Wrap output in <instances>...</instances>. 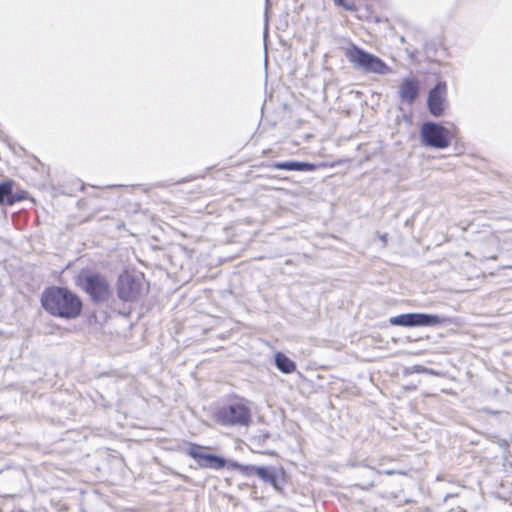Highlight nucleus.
<instances>
[{"instance_id":"15","label":"nucleus","mask_w":512,"mask_h":512,"mask_svg":"<svg viewBox=\"0 0 512 512\" xmlns=\"http://www.w3.org/2000/svg\"><path fill=\"white\" fill-rule=\"evenodd\" d=\"M334 4L339 7H343L345 10L350 12L357 11V6L355 3L346 1V0H333Z\"/></svg>"},{"instance_id":"5","label":"nucleus","mask_w":512,"mask_h":512,"mask_svg":"<svg viewBox=\"0 0 512 512\" xmlns=\"http://www.w3.org/2000/svg\"><path fill=\"white\" fill-rule=\"evenodd\" d=\"M349 62L356 67L376 74H387L391 68L379 57L370 54L355 44L350 45L345 52Z\"/></svg>"},{"instance_id":"11","label":"nucleus","mask_w":512,"mask_h":512,"mask_svg":"<svg viewBox=\"0 0 512 512\" xmlns=\"http://www.w3.org/2000/svg\"><path fill=\"white\" fill-rule=\"evenodd\" d=\"M420 82L415 77L404 78L399 85V97L403 103L412 105L418 98Z\"/></svg>"},{"instance_id":"13","label":"nucleus","mask_w":512,"mask_h":512,"mask_svg":"<svg viewBox=\"0 0 512 512\" xmlns=\"http://www.w3.org/2000/svg\"><path fill=\"white\" fill-rule=\"evenodd\" d=\"M26 199V192L13 193V181H5L0 183V204L13 205L16 202Z\"/></svg>"},{"instance_id":"2","label":"nucleus","mask_w":512,"mask_h":512,"mask_svg":"<svg viewBox=\"0 0 512 512\" xmlns=\"http://www.w3.org/2000/svg\"><path fill=\"white\" fill-rule=\"evenodd\" d=\"M75 284L93 303L108 302L113 295L108 277L95 270L82 269L75 278Z\"/></svg>"},{"instance_id":"8","label":"nucleus","mask_w":512,"mask_h":512,"mask_svg":"<svg viewBox=\"0 0 512 512\" xmlns=\"http://www.w3.org/2000/svg\"><path fill=\"white\" fill-rule=\"evenodd\" d=\"M142 292V281L132 274L124 273L117 282V295L125 302L136 301Z\"/></svg>"},{"instance_id":"14","label":"nucleus","mask_w":512,"mask_h":512,"mask_svg":"<svg viewBox=\"0 0 512 512\" xmlns=\"http://www.w3.org/2000/svg\"><path fill=\"white\" fill-rule=\"evenodd\" d=\"M275 365L282 373L285 374H291L296 371L295 362L282 352H277L275 354Z\"/></svg>"},{"instance_id":"12","label":"nucleus","mask_w":512,"mask_h":512,"mask_svg":"<svg viewBox=\"0 0 512 512\" xmlns=\"http://www.w3.org/2000/svg\"><path fill=\"white\" fill-rule=\"evenodd\" d=\"M336 163H328L321 162L318 164L308 163V162H295V161H285V162H276L271 165L272 168L278 170H288V171H314L319 168H332Z\"/></svg>"},{"instance_id":"4","label":"nucleus","mask_w":512,"mask_h":512,"mask_svg":"<svg viewBox=\"0 0 512 512\" xmlns=\"http://www.w3.org/2000/svg\"><path fill=\"white\" fill-rule=\"evenodd\" d=\"M420 137L425 146L445 149L457 137V129L447 128L434 122H425L420 128Z\"/></svg>"},{"instance_id":"6","label":"nucleus","mask_w":512,"mask_h":512,"mask_svg":"<svg viewBox=\"0 0 512 512\" xmlns=\"http://www.w3.org/2000/svg\"><path fill=\"white\" fill-rule=\"evenodd\" d=\"M209 449V447L191 443L187 448V455L195 460L202 469L220 470L225 467L231 469L230 463L232 461H227L218 455L209 453Z\"/></svg>"},{"instance_id":"3","label":"nucleus","mask_w":512,"mask_h":512,"mask_svg":"<svg viewBox=\"0 0 512 512\" xmlns=\"http://www.w3.org/2000/svg\"><path fill=\"white\" fill-rule=\"evenodd\" d=\"M214 420L223 426H249L252 422V413L248 401L236 398L219 407L214 413Z\"/></svg>"},{"instance_id":"1","label":"nucleus","mask_w":512,"mask_h":512,"mask_svg":"<svg viewBox=\"0 0 512 512\" xmlns=\"http://www.w3.org/2000/svg\"><path fill=\"white\" fill-rule=\"evenodd\" d=\"M42 308L51 316L64 320H75L83 314L84 303L74 291L62 286H49L40 296Z\"/></svg>"},{"instance_id":"7","label":"nucleus","mask_w":512,"mask_h":512,"mask_svg":"<svg viewBox=\"0 0 512 512\" xmlns=\"http://www.w3.org/2000/svg\"><path fill=\"white\" fill-rule=\"evenodd\" d=\"M389 322L391 325L404 327L436 326L444 323L445 318L423 313H407L391 317Z\"/></svg>"},{"instance_id":"9","label":"nucleus","mask_w":512,"mask_h":512,"mask_svg":"<svg viewBox=\"0 0 512 512\" xmlns=\"http://www.w3.org/2000/svg\"><path fill=\"white\" fill-rule=\"evenodd\" d=\"M447 94V85L445 82H438L429 92L428 109L436 117L443 114L445 109V97Z\"/></svg>"},{"instance_id":"16","label":"nucleus","mask_w":512,"mask_h":512,"mask_svg":"<svg viewBox=\"0 0 512 512\" xmlns=\"http://www.w3.org/2000/svg\"><path fill=\"white\" fill-rule=\"evenodd\" d=\"M388 475H392L393 474V471H388L387 472Z\"/></svg>"},{"instance_id":"10","label":"nucleus","mask_w":512,"mask_h":512,"mask_svg":"<svg viewBox=\"0 0 512 512\" xmlns=\"http://www.w3.org/2000/svg\"><path fill=\"white\" fill-rule=\"evenodd\" d=\"M230 466L232 470L239 471L242 474L254 473L265 482L270 483L275 489L280 490V487L277 483L276 475L267 467L247 466L242 465L238 462H231Z\"/></svg>"}]
</instances>
